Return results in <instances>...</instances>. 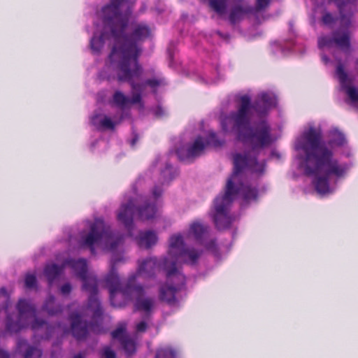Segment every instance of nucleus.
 Listing matches in <instances>:
<instances>
[{"label":"nucleus","mask_w":358,"mask_h":358,"mask_svg":"<svg viewBox=\"0 0 358 358\" xmlns=\"http://www.w3.org/2000/svg\"><path fill=\"white\" fill-rule=\"evenodd\" d=\"M103 358H115V352L109 347H105L102 353Z\"/></svg>","instance_id":"2f4dec72"},{"label":"nucleus","mask_w":358,"mask_h":358,"mask_svg":"<svg viewBox=\"0 0 358 358\" xmlns=\"http://www.w3.org/2000/svg\"><path fill=\"white\" fill-rule=\"evenodd\" d=\"M24 283L26 287L29 289L34 288L36 285V278L33 274L28 273L25 276Z\"/></svg>","instance_id":"cd10ccee"},{"label":"nucleus","mask_w":358,"mask_h":358,"mask_svg":"<svg viewBox=\"0 0 358 358\" xmlns=\"http://www.w3.org/2000/svg\"><path fill=\"white\" fill-rule=\"evenodd\" d=\"M201 250L193 247H186L180 235L172 236L170 238V247L168 257L159 262L155 257H150L138 264V268L134 274L143 275L145 278L152 277L161 268L166 271H176V264L185 263L194 264L201 255Z\"/></svg>","instance_id":"423d86ee"},{"label":"nucleus","mask_w":358,"mask_h":358,"mask_svg":"<svg viewBox=\"0 0 358 358\" xmlns=\"http://www.w3.org/2000/svg\"><path fill=\"white\" fill-rule=\"evenodd\" d=\"M137 140H138V136L136 135V136H134V138L131 140V145L132 146H134V145H135L136 142L137 141Z\"/></svg>","instance_id":"a19ab883"},{"label":"nucleus","mask_w":358,"mask_h":358,"mask_svg":"<svg viewBox=\"0 0 358 358\" xmlns=\"http://www.w3.org/2000/svg\"><path fill=\"white\" fill-rule=\"evenodd\" d=\"M64 266L71 267L75 275L83 280V290L89 293L88 303L83 313H73L70 315L71 321V331L77 340L85 338L88 332L87 322L83 321V317H90L94 322L100 320L103 315V308L96 296L98 283L96 276L87 273V261L85 259H66Z\"/></svg>","instance_id":"20e7f679"},{"label":"nucleus","mask_w":358,"mask_h":358,"mask_svg":"<svg viewBox=\"0 0 358 358\" xmlns=\"http://www.w3.org/2000/svg\"><path fill=\"white\" fill-rule=\"evenodd\" d=\"M334 1L340 13L341 26L344 29H339L333 33V36H321L318 38V48H331L334 45L344 51L350 48V31L347 29L351 24V16L357 0H329Z\"/></svg>","instance_id":"1a4fd4ad"},{"label":"nucleus","mask_w":358,"mask_h":358,"mask_svg":"<svg viewBox=\"0 0 358 358\" xmlns=\"http://www.w3.org/2000/svg\"><path fill=\"white\" fill-rule=\"evenodd\" d=\"M255 12V8L248 3L235 5L231 10L229 20L232 24L241 21L245 15Z\"/></svg>","instance_id":"a211bd4d"},{"label":"nucleus","mask_w":358,"mask_h":358,"mask_svg":"<svg viewBox=\"0 0 358 358\" xmlns=\"http://www.w3.org/2000/svg\"><path fill=\"white\" fill-rule=\"evenodd\" d=\"M124 1L111 0L110 4L102 8L99 16L103 24V31L99 36L94 34L90 41L91 50L94 53L101 51L106 40L113 39L114 45L111 53L114 51L119 53L125 45H135L140 49L141 54L142 48L138 43L150 36L151 29L147 24L138 23L134 25L131 36L124 34L128 23V15L122 14L120 10Z\"/></svg>","instance_id":"7ed1b4c3"},{"label":"nucleus","mask_w":358,"mask_h":358,"mask_svg":"<svg viewBox=\"0 0 358 358\" xmlns=\"http://www.w3.org/2000/svg\"><path fill=\"white\" fill-rule=\"evenodd\" d=\"M123 257H120L116 255H113L110 260V271L105 278L106 285L109 290L110 299L111 304L114 306H119L115 303V297L120 294L124 297V289H126L130 280L134 277V284L136 283L137 274H131L129 276L125 283L120 282L119 275L116 271L115 266L119 263L124 262Z\"/></svg>","instance_id":"f8f14e48"},{"label":"nucleus","mask_w":358,"mask_h":358,"mask_svg":"<svg viewBox=\"0 0 358 358\" xmlns=\"http://www.w3.org/2000/svg\"><path fill=\"white\" fill-rule=\"evenodd\" d=\"M0 358H10V356L8 352L0 349Z\"/></svg>","instance_id":"4c0bfd02"},{"label":"nucleus","mask_w":358,"mask_h":358,"mask_svg":"<svg viewBox=\"0 0 358 358\" xmlns=\"http://www.w3.org/2000/svg\"><path fill=\"white\" fill-rule=\"evenodd\" d=\"M335 20L333 15L329 13H326L322 16V22L326 25H330L334 22Z\"/></svg>","instance_id":"473e14b6"},{"label":"nucleus","mask_w":358,"mask_h":358,"mask_svg":"<svg viewBox=\"0 0 358 358\" xmlns=\"http://www.w3.org/2000/svg\"><path fill=\"white\" fill-rule=\"evenodd\" d=\"M240 101L238 110L222 120V128L226 133L235 132L238 139L250 150L243 155L234 156V169L227 180L224 193L214 201L213 220L218 229L228 228L231 224L233 219L229 208L238 194L246 201L256 199L257 188L243 184L241 178L245 171L258 174L264 172V159H257V156L274 141L270 125L262 118L275 106V96L271 93L262 92L252 105L250 97L245 94L241 96Z\"/></svg>","instance_id":"f257e3e1"},{"label":"nucleus","mask_w":358,"mask_h":358,"mask_svg":"<svg viewBox=\"0 0 358 358\" xmlns=\"http://www.w3.org/2000/svg\"><path fill=\"white\" fill-rule=\"evenodd\" d=\"M176 353L171 348H162L157 352L155 358H175Z\"/></svg>","instance_id":"bb28decb"},{"label":"nucleus","mask_w":358,"mask_h":358,"mask_svg":"<svg viewBox=\"0 0 358 358\" xmlns=\"http://www.w3.org/2000/svg\"><path fill=\"white\" fill-rule=\"evenodd\" d=\"M209 234V228L207 225L202 224L199 221L192 222L188 231V236H193L194 238L200 244L204 245L207 249L214 250L216 245L214 240L206 242V239Z\"/></svg>","instance_id":"2eb2a0df"},{"label":"nucleus","mask_w":358,"mask_h":358,"mask_svg":"<svg viewBox=\"0 0 358 358\" xmlns=\"http://www.w3.org/2000/svg\"><path fill=\"white\" fill-rule=\"evenodd\" d=\"M205 147L206 145L203 138L199 136L192 144L178 149L176 154L180 160L195 158L202 154Z\"/></svg>","instance_id":"dca6fc26"},{"label":"nucleus","mask_w":358,"mask_h":358,"mask_svg":"<svg viewBox=\"0 0 358 358\" xmlns=\"http://www.w3.org/2000/svg\"><path fill=\"white\" fill-rule=\"evenodd\" d=\"M162 194V189L159 186H155L154 189H152V195L153 196L157 199Z\"/></svg>","instance_id":"f704fd0d"},{"label":"nucleus","mask_w":358,"mask_h":358,"mask_svg":"<svg viewBox=\"0 0 358 358\" xmlns=\"http://www.w3.org/2000/svg\"><path fill=\"white\" fill-rule=\"evenodd\" d=\"M145 84L152 88L164 85V80L162 78H153L145 80Z\"/></svg>","instance_id":"c85d7f7f"},{"label":"nucleus","mask_w":358,"mask_h":358,"mask_svg":"<svg viewBox=\"0 0 358 358\" xmlns=\"http://www.w3.org/2000/svg\"><path fill=\"white\" fill-rule=\"evenodd\" d=\"M64 266H59L55 264H48L44 269V275L50 284L60 274L64 269Z\"/></svg>","instance_id":"5701e85b"},{"label":"nucleus","mask_w":358,"mask_h":358,"mask_svg":"<svg viewBox=\"0 0 358 358\" xmlns=\"http://www.w3.org/2000/svg\"><path fill=\"white\" fill-rule=\"evenodd\" d=\"M357 64H358V60H357Z\"/></svg>","instance_id":"37998d69"},{"label":"nucleus","mask_w":358,"mask_h":358,"mask_svg":"<svg viewBox=\"0 0 358 358\" xmlns=\"http://www.w3.org/2000/svg\"><path fill=\"white\" fill-rule=\"evenodd\" d=\"M147 329V324L145 322L142 321L136 325V330L138 332H144Z\"/></svg>","instance_id":"c9c22d12"},{"label":"nucleus","mask_w":358,"mask_h":358,"mask_svg":"<svg viewBox=\"0 0 358 358\" xmlns=\"http://www.w3.org/2000/svg\"><path fill=\"white\" fill-rule=\"evenodd\" d=\"M17 346L20 352L24 351V358H41V350L37 348L29 346L25 340L19 339Z\"/></svg>","instance_id":"412c9836"},{"label":"nucleus","mask_w":358,"mask_h":358,"mask_svg":"<svg viewBox=\"0 0 358 358\" xmlns=\"http://www.w3.org/2000/svg\"><path fill=\"white\" fill-rule=\"evenodd\" d=\"M73 358H83L82 355L80 354L76 355L73 357Z\"/></svg>","instance_id":"79ce46f5"},{"label":"nucleus","mask_w":358,"mask_h":358,"mask_svg":"<svg viewBox=\"0 0 358 358\" xmlns=\"http://www.w3.org/2000/svg\"><path fill=\"white\" fill-rule=\"evenodd\" d=\"M329 141L322 140V131L313 126L304 130L296 140L295 148L299 152V166L308 176H315L313 183L318 194L331 193L334 188L329 185L331 176L343 177L348 169L334 157L333 146H342L345 143L344 135L337 129L329 131Z\"/></svg>","instance_id":"f03ea898"},{"label":"nucleus","mask_w":358,"mask_h":358,"mask_svg":"<svg viewBox=\"0 0 358 358\" xmlns=\"http://www.w3.org/2000/svg\"><path fill=\"white\" fill-rule=\"evenodd\" d=\"M322 59L325 64H327L329 62V58L324 55H322Z\"/></svg>","instance_id":"ea45409f"},{"label":"nucleus","mask_w":358,"mask_h":358,"mask_svg":"<svg viewBox=\"0 0 358 358\" xmlns=\"http://www.w3.org/2000/svg\"><path fill=\"white\" fill-rule=\"evenodd\" d=\"M166 278V283L159 288V297L161 301L174 305L176 303V294L185 285V277L177 269L169 271Z\"/></svg>","instance_id":"ddd939ff"},{"label":"nucleus","mask_w":358,"mask_h":358,"mask_svg":"<svg viewBox=\"0 0 358 358\" xmlns=\"http://www.w3.org/2000/svg\"><path fill=\"white\" fill-rule=\"evenodd\" d=\"M91 124L98 130L114 129L119 122L113 120L106 114L94 113L90 119Z\"/></svg>","instance_id":"6ab92c4d"},{"label":"nucleus","mask_w":358,"mask_h":358,"mask_svg":"<svg viewBox=\"0 0 358 358\" xmlns=\"http://www.w3.org/2000/svg\"><path fill=\"white\" fill-rule=\"evenodd\" d=\"M113 103L119 108L124 110L132 103V98L130 99L120 91H116L113 96Z\"/></svg>","instance_id":"4be33fe9"},{"label":"nucleus","mask_w":358,"mask_h":358,"mask_svg":"<svg viewBox=\"0 0 358 358\" xmlns=\"http://www.w3.org/2000/svg\"><path fill=\"white\" fill-rule=\"evenodd\" d=\"M43 308L50 315H56L62 311L61 306L55 304V299L53 296H50L48 298Z\"/></svg>","instance_id":"b1692460"},{"label":"nucleus","mask_w":358,"mask_h":358,"mask_svg":"<svg viewBox=\"0 0 358 358\" xmlns=\"http://www.w3.org/2000/svg\"><path fill=\"white\" fill-rule=\"evenodd\" d=\"M9 306V295L5 287L0 289V310L4 309L7 313L6 329L10 333H17L22 329L31 322V329L38 334V331H45V335H41V338H49L55 331L59 333L60 326L52 327L45 321L36 318V308L27 299H20L17 308V315L13 316L8 313Z\"/></svg>","instance_id":"0eeeda50"},{"label":"nucleus","mask_w":358,"mask_h":358,"mask_svg":"<svg viewBox=\"0 0 358 358\" xmlns=\"http://www.w3.org/2000/svg\"><path fill=\"white\" fill-rule=\"evenodd\" d=\"M207 143L215 147L220 146L223 143L222 141L217 139V136L214 132H210Z\"/></svg>","instance_id":"c756f323"},{"label":"nucleus","mask_w":358,"mask_h":358,"mask_svg":"<svg viewBox=\"0 0 358 358\" xmlns=\"http://www.w3.org/2000/svg\"><path fill=\"white\" fill-rule=\"evenodd\" d=\"M270 3V0H257L256 3V8H255V10H257V11L262 10L266 8Z\"/></svg>","instance_id":"7c9ffc66"},{"label":"nucleus","mask_w":358,"mask_h":358,"mask_svg":"<svg viewBox=\"0 0 358 358\" xmlns=\"http://www.w3.org/2000/svg\"><path fill=\"white\" fill-rule=\"evenodd\" d=\"M112 337L120 341L122 348L127 355H131L136 352L135 341L126 334V324L121 323L111 333Z\"/></svg>","instance_id":"f3484780"},{"label":"nucleus","mask_w":358,"mask_h":358,"mask_svg":"<svg viewBox=\"0 0 358 358\" xmlns=\"http://www.w3.org/2000/svg\"><path fill=\"white\" fill-rule=\"evenodd\" d=\"M157 236L153 231H141L136 238L137 243L141 248L148 249L157 242Z\"/></svg>","instance_id":"aec40b11"},{"label":"nucleus","mask_w":358,"mask_h":358,"mask_svg":"<svg viewBox=\"0 0 358 358\" xmlns=\"http://www.w3.org/2000/svg\"><path fill=\"white\" fill-rule=\"evenodd\" d=\"M88 231L80 234L79 243L83 247L90 248L94 252V246H99L108 250H114L123 241V236L113 231L102 219L98 218L94 222H86Z\"/></svg>","instance_id":"6e6552de"},{"label":"nucleus","mask_w":358,"mask_h":358,"mask_svg":"<svg viewBox=\"0 0 358 358\" xmlns=\"http://www.w3.org/2000/svg\"><path fill=\"white\" fill-rule=\"evenodd\" d=\"M134 282V277L130 280L128 287L124 289V299L134 301L136 310L150 315L155 310L156 299L154 296H147L144 287L138 283Z\"/></svg>","instance_id":"9b49d317"},{"label":"nucleus","mask_w":358,"mask_h":358,"mask_svg":"<svg viewBox=\"0 0 358 358\" xmlns=\"http://www.w3.org/2000/svg\"><path fill=\"white\" fill-rule=\"evenodd\" d=\"M138 212L140 219L150 220L155 217L156 207L155 204L145 203L144 206L137 208L133 199H129L127 203H122L117 213V217L122 223L131 236L133 219L135 212Z\"/></svg>","instance_id":"9d476101"},{"label":"nucleus","mask_w":358,"mask_h":358,"mask_svg":"<svg viewBox=\"0 0 358 358\" xmlns=\"http://www.w3.org/2000/svg\"><path fill=\"white\" fill-rule=\"evenodd\" d=\"M154 114L156 117H161L164 115L165 113L161 106H157L154 110Z\"/></svg>","instance_id":"e433bc0d"},{"label":"nucleus","mask_w":358,"mask_h":358,"mask_svg":"<svg viewBox=\"0 0 358 358\" xmlns=\"http://www.w3.org/2000/svg\"><path fill=\"white\" fill-rule=\"evenodd\" d=\"M90 329L92 331H94V332L100 333V329H99V324H91L90 326Z\"/></svg>","instance_id":"58836bf2"},{"label":"nucleus","mask_w":358,"mask_h":358,"mask_svg":"<svg viewBox=\"0 0 358 358\" xmlns=\"http://www.w3.org/2000/svg\"><path fill=\"white\" fill-rule=\"evenodd\" d=\"M176 171L173 170L172 166L167 164L166 167L161 171L162 183H166L171 181L176 176Z\"/></svg>","instance_id":"a878e982"},{"label":"nucleus","mask_w":358,"mask_h":358,"mask_svg":"<svg viewBox=\"0 0 358 358\" xmlns=\"http://www.w3.org/2000/svg\"><path fill=\"white\" fill-rule=\"evenodd\" d=\"M209 6L219 15H224L227 9L228 0H208Z\"/></svg>","instance_id":"393cba45"},{"label":"nucleus","mask_w":358,"mask_h":358,"mask_svg":"<svg viewBox=\"0 0 358 358\" xmlns=\"http://www.w3.org/2000/svg\"><path fill=\"white\" fill-rule=\"evenodd\" d=\"M336 75L339 80L341 90L348 96L346 102L355 107H358V89L352 85V80L344 70L343 64L339 62L336 70Z\"/></svg>","instance_id":"4468645a"},{"label":"nucleus","mask_w":358,"mask_h":358,"mask_svg":"<svg viewBox=\"0 0 358 358\" xmlns=\"http://www.w3.org/2000/svg\"><path fill=\"white\" fill-rule=\"evenodd\" d=\"M60 290L64 295L69 294L71 291V285L69 283H66L61 287Z\"/></svg>","instance_id":"72a5a7b5"},{"label":"nucleus","mask_w":358,"mask_h":358,"mask_svg":"<svg viewBox=\"0 0 358 358\" xmlns=\"http://www.w3.org/2000/svg\"><path fill=\"white\" fill-rule=\"evenodd\" d=\"M140 49L135 45H125L119 53L114 51L108 57L106 69L113 71L119 81L130 83L132 89V103H140L141 94L145 88L144 83H136L135 79L139 78L143 73V69L138 62Z\"/></svg>","instance_id":"39448f33"}]
</instances>
